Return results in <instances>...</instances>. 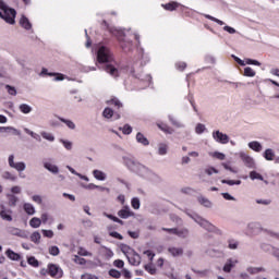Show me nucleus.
Instances as JSON below:
<instances>
[{
    "label": "nucleus",
    "mask_w": 279,
    "mask_h": 279,
    "mask_svg": "<svg viewBox=\"0 0 279 279\" xmlns=\"http://www.w3.org/2000/svg\"><path fill=\"white\" fill-rule=\"evenodd\" d=\"M59 143H61L64 149H66L68 151H71V149H73V142L69 140L60 138Z\"/></svg>",
    "instance_id": "c85d7f7f"
},
{
    "label": "nucleus",
    "mask_w": 279,
    "mask_h": 279,
    "mask_svg": "<svg viewBox=\"0 0 279 279\" xmlns=\"http://www.w3.org/2000/svg\"><path fill=\"white\" fill-rule=\"evenodd\" d=\"M264 250H266V252H269V250H271V254L275 256V258H277V260H279V248L274 247V246H269V245H265Z\"/></svg>",
    "instance_id": "f704fd0d"
},
{
    "label": "nucleus",
    "mask_w": 279,
    "mask_h": 279,
    "mask_svg": "<svg viewBox=\"0 0 279 279\" xmlns=\"http://www.w3.org/2000/svg\"><path fill=\"white\" fill-rule=\"evenodd\" d=\"M229 250H238L239 248V241L236 240H229L228 241Z\"/></svg>",
    "instance_id": "09e8293b"
},
{
    "label": "nucleus",
    "mask_w": 279,
    "mask_h": 279,
    "mask_svg": "<svg viewBox=\"0 0 279 279\" xmlns=\"http://www.w3.org/2000/svg\"><path fill=\"white\" fill-rule=\"evenodd\" d=\"M0 218L3 221H12V209L5 208V205H0Z\"/></svg>",
    "instance_id": "1a4fd4ad"
},
{
    "label": "nucleus",
    "mask_w": 279,
    "mask_h": 279,
    "mask_svg": "<svg viewBox=\"0 0 279 279\" xmlns=\"http://www.w3.org/2000/svg\"><path fill=\"white\" fill-rule=\"evenodd\" d=\"M20 25L24 29H32V22H29V19H27L25 15H22L20 19Z\"/></svg>",
    "instance_id": "aec40b11"
},
{
    "label": "nucleus",
    "mask_w": 279,
    "mask_h": 279,
    "mask_svg": "<svg viewBox=\"0 0 279 279\" xmlns=\"http://www.w3.org/2000/svg\"><path fill=\"white\" fill-rule=\"evenodd\" d=\"M118 217H120V219H130V217H134V211L130 209V206H124L118 211Z\"/></svg>",
    "instance_id": "f8f14e48"
},
{
    "label": "nucleus",
    "mask_w": 279,
    "mask_h": 279,
    "mask_svg": "<svg viewBox=\"0 0 279 279\" xmlns=\"http://www.w3.org/2000/svg\"><path fill=\"white\" fill-rule=\"evenodd\" d=\"M169 121L174 125L175 128H184V124L180 123V121L173 119V117L169 116Z\"/></svg>",
    "instance_id": "13d9d810"
},
{
    "label": "nucleus",
    "mask_w": 279,
    "mask_h": 279,
    "mask_svg": "<svg viewBox=\"0 0 279 279\" xmlns=\"http://www.w3.org/2000/svg\"><path fill=\"white\" fill-rule=\"evenodd\" d=\"M221 183L222 184H229V186H234V184L236 186H239L241 184V180H236V181H234V180H222Z\"/></svg>",
    "instance_id": "3c124183"
},
{
    "label": "nucleus",
    "mask_w": 279,
    "mask_h": 279,
    "mask_svg": "<svg viewBox=\"0 0 279 279\" xmlns=\"http://www.w3.org/2000/svg\"><path fill=\"white\" fill-rule=\"evenodd\" d=\"M184 213L185 215H187V217H190V219H193V221H195V223H197L201 228L207 230V232H213V230H215V226H213L210 221L204 219L202 216L197 214H192L189 210H184Z\"/></svg>",
    "instance_id": "f03ea898"
},
{
    "label": "nucleus",
    "mask_w": 279,
    "mask_h": 279,
    "mask_svg": "<svg viewBox=\"0 0 279 279\" xmlns=\"http://www.w3.org/2000/svg\"><path fill=\"white\" fill-rule=\"evenodd\" d=\"M77 254L78 256H93V253L86 251L84 247H78Z\"/></svg>",
    "instance_id": "5fc2aeb1"
},
{
    "label": "nucleus",
    "mask_w": 279,
    "mask_h": 279,
    "mask_svg": "<svg viewBox=\"0 0 279 279\" xmlns=\"http://www.w3.org/2000/svg\"><path fill=\"white\" fill-rule=\"evenodd\" d=\"M28 265H32V267H38V259H36V257L32 256L28 257L27 259Z\"/></svg>",
    "instance_id": "bf43d9fd"
},
{
    "label": "nucleus",
    "mask_w": 279,
    "mask_h": 279,
    "mask_svg": "<svg viewBox=\"0 0 279 279\" xmlns=\"http://www.w3.org/2000/svg\"><path fill=\"white\" fill-rule=\"evenodd\" d=\"M213 138L220 145H228V143H230V136L221 131H214Z\"/></svg>",
    "instance_id": "39448f33"
},
{
    "label": "nucleus",
    "mask_w": 279,
    "mask_h": 279,
    "mask_svg": "<svg viewBox=\"0 0 279 279\" xmlns=\"http://www.w3.org/2000/svg\"><path fill=\"white\" fill-rule=\"evenodd\" d=\"M5 90L9 93V95H12L13 97H16V87L11 86V85H5Z\"/></svg>",
    "instance_id": "8fccbe9b"
},
{
    "label": "nucleus",
    "mask_w": 279,
    "mask_h": 279,
    "mask_svg": "<svg viewBox=\"0 0 279 279\" xmlns=\"http://www.w3.org/2000/svg\"><path fill=\"white\" fill-rule=\"evenodd\" d=\"M195 132L196 134H204V132H206V125L202 123L196 124Z\"/></svg>",
    "instance_id": "603ef678"
},
{
    "label": "nucleus",
    "mask_w": 279,
    "mask_h": 279,
    "mask_svg": "<svg viewBox=\"0 0 279 279\" xmlns=\"http://www.w3.org/2000/svg\"><path fill=\"white\" fill-rule=\"evenodd\" d=\"M169 254H171V256H182V254H184V248L182 247H175V246H170L168 248Z\"/></svg>",
    "instance_id": "6ab92c4d"
},
{
    "label": "nucleus",
    "mask_w": 279,
    "mask_h": 279,
    "mask_svg": "<svg viewBox=\"0 0 279 279\" xmlns=\"http://www.w3.org/2000/svg\"><path fill=\"white\" fill-rule=\"evenodd\" d=\"M205 173L207 175H213V173H219V170L215 169V167H208L205 169Z\"/></svg>",
    "instance_id": "680f3d73"
},
{
    "label": "nucleus",
    "mask_w": 279,
    "mask_h": 279,
    "mask_svg": "<svg viewBox=\"0 0 279 279\" xmlns=\"http://www.w3.org/2000/svg\"><path fill=\"white\" fill-rule=\"evenodd\" d=\"M0 134H13V136H21V132L14 126H0Z\"/></svg>",
    "instance_id": "ddd939ff"
},
{
    "label": "nucleus",
    "mask_w": 279,
    "mask_h": 279,
    "mask_svg": "<svg viewBox=\"0 0 279 279\" xmlns=\"http://www.w3.org/2000/svg\"><path fill=\"white\" fill-rule=\"evenodd\" d=\"M48 274L51 276V278L60 279L63 276L62 268L56 264L48 265Z\"/></svg>",
    "instance_id": "423d86ee"
},
{
    "label": "nucleus",
    "mask_w": 279,
    "mask_h": 279,
    "mask_svg": "<svg viewBox=\"0 0 279 279\" xmlns=\"http://www.w3.org/2000/svg\"><path fill=\"white\" fill-rule=\"evenodd\" d=\"M24 210L28 215H36V208H34V205L29 203L24 204Z\"/></svg>",
    "instance_id": "473e14b6"
},
{
    "label": "nucleus",
    "mask_w": 279,
    "mask_h": 279,
    "mask_svg": "<svg viewBox=\"0 0 279 279\" xmlns=\"http://www.w3.org/2000/svg\"><path fill=\"white\" fill-rule=\"evenodd\" d=\"M168 151H169V145L163 144V143L158 145V154H159V156H167Z\"/></svg>",
    "instance_id": "bb28decb"
},
{
    "label": "nucleus",
    "mask_w": 279,
    "mask_h": 279,
    "mask_svg": "<svg viewBox=\"0 0 279 279\" xmlns=\"http://www.w3.org/2000/svg\"><path fill=\"white\" fill-rule=\"evenodd\" d=\"M114 267H118V269H123V266L125 265V263L121 259H117L113 262Z\"/></svg>",
    "instance_id": "338daca9"
},
{
    "label": "nucleus",
    "mask_w": 279,
    "mask_h": 279,
    "mask_svg": "<svg viewBox=\"0 0 279 279\" xmlns=\"http://www.w3.org/2000/svg\"><path fill=\"white\" fill-rule=\"evenodd\" d=\"M5 255L8 256V258H10V260H21V255L14 253V251L10 248L7 250Z\"/></svg>",
    "instance_id": "b1692460"
},
{
    "label": "nucleus",
    "mask_w": 279,
    "mask_h": 279,
    "mask_svg": "<svg viewBox=\"0 0 279 279\" xmlns=\"http://www.w3.org/2000/svg\"><path fill=\"white\" fill-rule=\"evenodd\" d=\"M97 60L100 64L112 62V52H110V49L101 46L97 51Z\"/></svg>",
    "instance_id": "20e7f679"
},
{
    "label": "nucleus",
    "mask_w": 279,
    "mask_h": 279,
    "mask_svg": "<svg viewBox=\"0 0 279 279\" xmlns=\"http://www.w3.org/2000/svg\"><path fill=\"white\" fill-rule=\"evenodd\" d=\"M250 178H251V180H260L262 182H265V178H263V174H260L256 171H251Z\"/></svg>",
    "instance_id": "ea45409f"
},
{
    "label": "nucleus",
    "mask_w": 279,
    "mask_h": 279,
    "mask_svg": "<svg viewBox=\"0 0 279 279\" xmlns=\"http://www.w3.org/2000/svg\"><path fill=\"white\" fill-rule=\"evenodd\" d=\"M131 206L134 210H138V208H141V199H138V197L132 198Z\"/></svg>",
    "instance_id": "49530a36"
},
{
    "label": "nucleus",
    "mask_w": 279,
    "mask_h": 279,
    "mask_svg": "<svg viewBox=\"0 0 279 279\" xmlns=\"http://www.w3.org/2000/svg\"><path fill=\"white\" fill-rule=\"evenodd\" d=\"M240 158L244 162L245 167H248V169H254L255 162H254V158H252V156H250L245 153H240Z\"/></svg>",
    "instance_id": "9d476101"
},
{
    "label": "nucleus",
    "mask_w": 279,
    "mask_h": 279,
    "mask_svg": "<svg viewBox=\"0 0 279 279\" xmlns=\"http://www.w3.org/2000/svg\"><path fill=\"white\" fill-rule=\"evenodd\" d=\"M123 162L125 165V167H128V169H130V171H135L138 168L140 162L136 161V159L132 158V157H123Z\"/></svg>",
    "instance_id": "6e6552de"
},
{
    "label": "nucleus",
    "mask_w": 279,
    "mask_h": 279,
    "mask_svg": "<svg viewBox=\"0 0 279 279\" xmlns=\"http://www.w3.org/2000/svg\"><path fill=\"white\" fill-rule=\"evenodd\" d=\"M260 228L259 222H250L248 223V230H258Z\"/></svg>",
    "instance_id": "0e129e2a"
},
{
    "label": "nucleus",
    "mask_w": 279,
    "mask_h": 279,
    "mask_svg": "<svg viewBox=\"0 0 279 279\" xmlns=\"http://www.w3.org/2000/svg\"><path fill=\"white\" fill-rule=\"evenodd\" d=\"M8 162H9V167L11 169H15V171H17V173H20V178H25V175L21 174L23 173V171H25V169H27V165L25 163V161H14V155H10L8 158Z\"/></svg>",
    "instance_id": "7ed1b4c3"
},
{
    "label": "nucleus",
    "mask_w": 279,
    "mask_h": 279,
    "mask_svg": "<svg viewBox=\"0 0 279 279\" xmlns=\"http://www.w3.org/2000/svg\"><path fill=\"white\" fill-rule=\"evenodd\" d=\"M163 232H168V234H177L178 228H161Z\"/></svg>",
    "instance_id": "774afa93"
},
{
    "label": "nucleus",
    "mask_w": 279,
    "mask_h": 279,
    "mask_svg": "<svg viewBox=\"0 0 279 279\" xmlns=\"http://www.w3.org/2000/svg\"><path fill=\"white\" fill-rule=\"evenodd\" d=\"M40 134L41 137L45 138V141H49V143H53V141H56V136L53 135V133L43 131Z\"/></svg>",
    "instance_id": "c756f323"
},
{
    "label": "nucleus",
    "mask_w": 279,
    "mask_h": 279,
    "mask_svg": "<svg viewBox=\"0 0 279 279\" xmlns=\"http://www.w3.org/2000/svg\"><path fill=\"white\" fill-rule=\"evenodd\" d=\"M59 121H61V123H64L66 128H69V130H75L76 128L75 122H73V120L59 118Z\"/></svg>",
    "instance_id": "a878e982"
},
{
    "label": "nucleus",
    "mask_w": 279,
    "mask_h": 279,
    "mask_svg": "<svg viewBox=\"0 0 279 279\" xmlns=\"http://www.w3.org/2000/svg\"><path fill=\"white\" fill-rule=\"evenodd\" d=\"M175 236H179V239H189V236H191V231L186 227L177 228Z\"/></svg>",
    "instance_id": "2eb2a0df"
},
{
    "label": "nucleus",
    "mask_w": 279,
    "mask_h": 279,
    "mask_svg": "<svg viewBox=\"0 0 279 279\" xmlns=\"http://www.w3.org/2000/svg\"><path fill=\"white\" fill-rule=\"evenodd\" d=\"M244 76L245 77H255L256 71H254L252 68L247 66L244 69Z\"/></svg>",
    "instance_id": "37998d69"
},
{
    "label": "nucleus",
    "mask_w": 279,
    "mask_h": 279,
    "mask_svg": "<svg viewBox=\"0 0 279 279\" xmlns=\"http://www.w3.org/2000/svg\"><path fill=\"white\" fill-rule=\"evenodd\" d=\"M209 156H211V158H217V160H226V154L223 153L214 151L210 153Z\"/></svg>",
    "instance_id": "a18cd8bd"
},
{
    "label": "nucleus",
    "mask_w": 279,
    "mask_h": 279,
    "mask_svg": "<svg viewBox=\"0 0 279 279\" xmlns=\"http://www.w3.org/2000/svg\"><path fill=\"white\" fill-rule=\"evenodd\" d=\"M129 263L131 265H134L135 267H138V265H141V255H138V253L133 251V256L132 257H128Z\"/></svg>",
    "instance_id": "f3484780"
},
{
    "label": "nucleus",
    "mask_w": 279,
    "mask_h": 279,
    "mask_svg": "<svg viewBox=\"0 0 279 279\" xmlns=\"http://www.w3.org/2000/svg\"><path fill=\"white\" fill-rule=\"evenodd\" d=\"M8 232L10 234H13L14 236H23V231L19 228H14V227H9L8 228Z\"/></svg>",
    "instance_id": "2f4dec72"
},
{
    "label": "nucleus",
    "mask_w": 279,
    "mask_h": 279,
    "mask_svg": "<svg viewBox=\"0 0 279 279\" xmlns=\"http://www.w3.org/2000/svg\"><path fill=\"white\" fill-rule=\"evenodd\" d=\"M19 109L23 114H29V112H32V106L27 104L20 105Z\"/></svg>",
    "instance_id": "c9c22d12"
},
{
    "label": "nucleus",
    "mask_w": 279,
    "mask_h": 279,
    "mask_svg": "<svg viewBox=\"0 0 279 279\" xmlns=\"http://www.w3.org/2000/svg\"><path fill=\"white\" fill-rule=\"evenodd\" d=\"M0 19H3L10 25H14V19H16V10L8 7L3 0H0Z\"/></svg>",
    "instance_id": "f257e3e1"
},
{
    "label": "nucleus",
    "mask_w": 279,
    "mask_h": 279,
    "mask_svg": "<svg viewBox=\"0 0 279 279\" xmlns=\"http://www.w3.org/2000/svg\"><path fill=\"white\" fill-rule=\"evenodd\" d=\"M7 197L9 199V206L14 208V206H16L19 203V197H16L14 194H8Z\"/></svg>",
    "instance_id": "7c9ffc66"
},
{
    "label": "nucleus",
    "mask_w": 279,
    "mask_h": 279,
    "mask_svg": "<svg viewBox=\"0 0 279 279\" xmlns=\"http://www.w3.org/2000/svg\"><path fill=\"white\" fill-rule=\"evenodd\" d=\"M3 180H10L11 182H16V175L12 174L10 171H5L2 174Z\"/></svg>",
    "instance_id": "58836bf2"
},
{
    "label": "nucleus",
    "mask_w": 279,
    "mask_h": 279,
    "mask_svg": "<svg viewBox=\"0 0 279 279\" xmlns=\"http://www.w3.org/2000/svg\"><path fill=\"white\" fill-rule=\"evenodd\" d=\"M136 141L137 143H141V145L147 146L149 145V140L143 135V133H137L136 134Z\"/></svg>",
    "instance_id": "393cba45"
},
{
    "label": "nucleus",
    "mask_w": 279,
    "mask_h": 279,
    "mask_svg": "<svg viewBox=\"0 0 279 279\" xmlns=\"http://www.w3.org/2000/svg\"><path fill=\"white\" fill-rule=\"evenodd\" d=\"M109 276H111V278L119 279V278H121V272L117 269H111V270H109Z\"/></svg>",
    "instance_id": "052dcab7"
},
{
    "label": "nucleus",
    "mask_w": 279,
    "mask_h": 279,
    "mask_svg": "<svg viewBox=\"0 0 279 279\" xmlns=\"http://www.w3.org/2000/svg\"><path fill=\"white\" fill-rule=\"evenodd\" d=\"M49 254L51 256H58L60 254V248L58 246H50Z\"/></svg>",
    "instance_id": "6e6d98bb"
},
{
    "label": "nucleus",
    "mask_w": 279,
    "mask_h": 279,
    "mask_svg": "<svg viewBox=\"0 0 279 279\" xmlns=\"http://www.w3.org/2000/svg\"><path fill=\"white\" fill-rule=\"evenodd\" d=\"M73 260L76 263V265H86V259L77 255H74Z\"/></svg>",
    "instance_id": "4d7b16f0"
},
{
    "label": "nucleus",
    "mask_w": 279,
    "mask_h": 279,
    "mask_svg": "<svg viewBox=\"0 0 279 279\" xmlns=\"http://www.w3.org/2000/svg\"><path fill=\"white\" fill-rule=\"evenodd\" d=\"M134 173H137V175H141V178H149L151 175V170L138 163L137 169L134 171Z\"/></svg>",
    "instance_id": "9b49d317"
},
{
    "label": "nucleus",
    "mask_w": 279,
    "mask_h": 279,
    "mask_svg": "<svg viewBox=\"0 0 279 279\" xmlns=\"http://www.w3.org/2000/svg\"><path fill=\"white\" fill-rule=\"evenodd\" d=\"M180 7V3L178 2H169L167 4H162V8L165 10H168V12H173V10L178 9Z\"/></svg>",
    "instance_id": "cd10ccee"
},
{
    "label": "nucleus",
    "mask_w": 279,
    "mask_h": 279,
    "mask_svg": "<svg viewBox=\"0 0 279 279\" xmlns=\"http://www.w3.org/2000/svg\"><path fill=\"white\" fill-rule=\"evenodd\" d=\"M106 73H109L112 77H119V70L117 68L112 66L111 64H107L105 66Z\"/></svg>",
    "instance_id": "412c9836"
},
{
    "label": "nucleus",
    "mask_w": 279,
    "mask_h": 279,
    "mask_svg": "<svg viewBox=\"0 0 279 279\" xmlns=\"http://www.w3.org/2000/svg\"><path fill=\"white\" fill-rule=\"evenodd\" d=\"M197 202L198 204H201V206H204L205 208H213V202H210V199H208L207 197L198 196Z\"/></svg>",
    "instance_id": "a211bd4d"
},
{
    "label": "nucleus",
    "mask_w": 279,
    "mask_h": 279,
    "mask_svg": "<svg viewBox=\"0 0 279 279\" xmlns=\"http://www.w3.org/2000/svg\"><path fill=\"white\" fill-rule=\"evenodd\" d=\"M43 223V220L40 218L34 217L29 220L31 228H40V225Z\"/></svg>",
    "instance_id": "72a5a7b5"
},
{
    "label": "nucleus",
    "mask_w": 279,
    "mask_h": 279,
    "mask_svg": "<svg viewBox=\"0 0 279 279\" xmlns=\"http://www.w3.org/2000/svg\"><path fill=\"white\" fill-rule=\"evenodd\" d=\"M40 239H41V235H40V232L38 231L33 232L31 235V241L33 243H36L37 245L40 243Z\"/></svg>",
    "instance_id": "e433bc0d"
},
{
    "label": "nucleus",
    "mask_w": 279,
    "mask_h": 279,
    "mask_svg": "<svg viewBox=\"0 0 279 279\" xmlns=\"http://www.w3.org/2000/svg\"><path fill=\"white\" fill-rule=\"evenodd\" d=\"M93 175L96 180H99L100 182H104L106 180V178H108V175L106 174V172L101 171V170H94L93 171Z\"/></svg>",
    "instance_id": "4be33fe9"
},
{
    "label": "nucleus",
    "mask_w": 279,
    "mask_h": 279,
    "mask_svg": "<svg viewBox=\"0 0 279 279\" xmlns=\"http://www.w3.org/2000/svg\"><path fill=\"white\" fill-rule=\"evenodd\" d=\"M24 132L25 134H28V136H32V138H35V141H40V135L29 130L28 128H24Z\"/></svg>",
    "instance_id": "a19ab883"
},
{
    "label": "nucleus",
    "mask_w": 279,
    "mask_h": 279,
    "mask_svg": "<svg viewBox=\"0 0 279 279\" xmlns=\"http://www.w3.org/2000/svg\"><path fill=\"white\" fill-rule=\"evenodd\" d=\"M276 156V154L274 153V150L271 148H267L264 153V158L266 160H274V157Z\"/></svg>",
    "instance_id": "4c0bfd02"
},
{
    "label": "nucleus",
    "mask_w": 279,
    "mask_h": 279,
    "mask_svg": "<svg viewBox=\"0 0 279 279\" xmlns=\"http://www.w3.org/2000/svg\"><path fill=\"white\" fill-rule=\"evenodd\" d=\"M104 217H107V219H111V221H114V223H120L121 226H123V220L119 219L117 216L104 213Z\"/></svg>",
    "instance_id": "79ce46f5"
},
{
    "label": "nucleus",
    "mask_w": 279,
    "mask_h": 279,
    "mask_svg": "<svg viewBox=\"0 0 279 279\" xmlns=\"http://www.w3.org/2000/svg\"><path fill=\"white\" fill-rule=\"evenodd\" d=\"M113 116L114 111L110 108H105V110L102 111V117H105V119H112Z\"/></svg>",
    "instance_id": "c03bdc74"
},
{
    "label": "nucleus",
    "mask_w": 279,
    "mask_h": 279,
    "mask_svg": "<svg viewBox=\"0 0 279 279\" xmlns=\"http://www.w3.org/2000/svg\"><path fill=\"white\" fill-rule=\"evenodd\" d=\"M239 265V259L236 258H228L222 267L225 274H230L235 267Z\"/></svg>",
    "instance_id": "0eeeda50"
},
{
    "label": "nucleus",
    "mask_w": 279,
    "mask_h": 279,
    "mask_svg": "<svg viewBox=\"0 0 279 279\" xmlns=\"http://www.w3.org/2000/svg\"><path fill=\"white\" fill-rule=\"evenodd\" d=\"M44 236H46L47 239H53V231L52 230H41Z\"/></svg>",
    "instance_id": "e2e57ef3"
},
{
    "label": "nucleus",
    "mask_w": 279,
    "mask_h": 279,
    "mask_svg": "<svg viewBox=\"0 0 279 279\" xmlns=\"http://www.w3.org/2000/svg\"><path fill=\"white\" fill-rule=\"evenodd\" d=\"M120 130H122L123 134H132V128L130 124H125L122 129L120 128Z\"/></svg>",
    "instance_id": "69168bd1"
},
{
    "label": "nucleus",
    "mask_w": 279,
    "mask_h": 279,
    "mask_svg": "<svg viewBox=\"0 0 279 279\" xmlns=\"http://www.w3.org/2000/svg\"><path fill=\"white\" fill-rule=\"evenodd\" d=\"M221 195L227 202H236V198L228 192L221 193Z\"/></svg>",
    "instance_id": "864d4df0"
},
{
    "label": "nucleus",
    "mask_w": 279,
    "mask_h": 279,
    "mask_svg": "<svg viewBox=\"0 0 279 279\" xmlns=\"http://www.w3.org/2000/svg\"><path fill=\"white\" fill-rule=\"evenodd\" d=\"M144 269H146V271L150 274V276H156V267H154V265L151 264L145 265Z\"/></svg>",
    "instance_id": "de8ad7c7"
},
{
    "label": "nucleus",
    "mask_w": 279,
    "mask_h": 279,
    "mask_svg": "<svg viewBox=\"0 0 279 279\" xmlns=\"http://www.w3.org/2000/svg\"><path fill=\"white\" fill-rule=\"evenodd\" d=\"M248 147L253 151H257V153L263 151V145L259 142H256V141L250 142Z\"/></svg>",
    "instance_id": "5701e85b"
},
{
    "label": "nucleus",
    "mask_w": 279,
    "mask_h": 279,
    "mask_svg": "<svg viewBox=\"0 0 279 279\" xmlns=\"http://www.w3.org/2000/svg\"><path fill=\"white\" fill-rule=\"evenodd\" d=\"M44 169H46L47 171H49V173H52L53 175H58V173H60V168L49 161L44 162Z\"/></svg>",
    "instance_id": "4468645a"
},
{
    "label": "nucleus",
    "mask_w": 279,
    "mask_h": 279,
    "mask_svg": "<svg viewBox=\"0 0 279 279\" xmlns=\"http://www.w3.org/2000/svg\"><path fill=\"white\" fill-rule=\"evenodd\" d=\"M246 271L248 274V276H256L257 274H263L265 271H267V269H265V267H247Z\"/></svg>",
    "instance_id": "dca6fc26"
}]
</instances>
